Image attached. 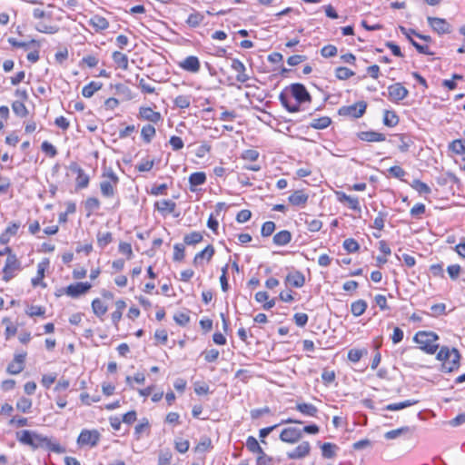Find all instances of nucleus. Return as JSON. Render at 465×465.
<instances>
[{"label": "nucleus", "instance_id": "nucleus-1", "mask_svg": "<svg viewBox=\"0 0 465 465\" xmlns=\"http://www.w3.org/2000/svg\"><path fill=\"white\" fill-rule=\"evenodd\" d=\"M436 358L442 362L443 371L451 372L460 367V354L455 348L441 347Z\"/></svg>", "mask_w": 465, "mask_h": 465}, {"label": "nucleus", "instance_id": "nucleus-2", "mask_svg": "<svg viewBox=\"0 0 465 465\" xmlns=\"http://www.w3.org/2000/svg\"><path fill=\"white\" fill-rule=\"evenodd\" d=\"M413 340L419 344L420 349L428 354H434L439 348V336L433 331H418Z\"/></svg>", "mask_w": 465, "mask_h": 465}, {"label": "nucleus", "instance_id": "nucleus-3", "mask_svg": "<svg viewBox=\"0 0 465 465\" xmlns=\"http://www.w3.org/2000/svg\"><path fill=\"white\" fill-rule=\"evenodd\" d=\"M32 442L34 443L31 445L33 450L43 448L55 453H63L64 451V448L59 443L53 442L48 437L35 431H34Z\"/></svg>", "mask_w": 465, "mask_h": 465}, {"label": "nucleus", "instance_id": "nucleus-4", "mask_svg": "<svg viewBox=\"0 0 465 465\" xmlns=\"http://www.w3.org/2000/svg\"><path fill=\"white\" fill-rule=\"evenodd\" d=\"M22 270L21 262L14 253L7 255L5 264L3 269V280L9 282Z\"/></svg>", "mask_w": 465, "mask_h": 465}, {"label": "nucleus", "instance_id": "nucleus-5", "mask_svg": "<svg viewBox=\"0 0 465 465\" xmlns=\"http://www.w3.org/2000/svg\"><path fill=\"white\" fill-rule=\"evenodd\" d=\"M366 108L367 104L364 101H361L351 105L341 107L338 113L341 116L360 118L364 114Z\"/></svg>", "mask_w": 465, "mask_h": 465}, {"label": "nucleus", "instance_id": "nucleus-6", "mask_svg": "<svg viewBox=\"0 0 465 465\" xmlns=\"http://www.w3.org/2000/svg\"><path fill=\"white\" fill-rule=\"evenodd\" d=\"M100 433L97 430H83L77 439L80 446L95 447L100 440Z\"/></svg>", "mask_w": 465, "mask_h": 465}, {"label": "nucleus", "instance_id": "nucleus-7", "mask_svg": "<svg viewBox=\"0 0 465 465\" xmlns=\"http://www.w3.org/2000/svg\"><path fill=\"white\" fill-rule=\"evenodd\" d=\"M427 21L432 30L439 35L450 34L451 32V25L443 18L428 16Z\"/></svg>", "mask_w": 465, "mask_h": 465}, {"label": "nucleus", "instance_id": "nucleus-8", "mask_svg": "<svg viewBox=\"0 0 465 465\" xmlns=\"http://www.w3.org/2000/svg\"><path fill=\"white\" fill-rule=\"evenodd\" d=\"M409 94V91L401 83H396L388 87V96L391 101L399 103L405 99Z\"/></svg>", "mask_w": 465, "mask_h": 465}, {"label": "nucleus", "instance_id": "nucleus-9", "mask_svg": "<svg viewBox=\"0 0 465 465\" xmlns=\"http://www.w3.org/2000/svg\"><path fill=\"white\" fill-rule=\"evenodd\" d=\"M302 437V430L293 427L283 429L280 434V440L287 443H295L299 441Z\"/></svg>", "mask_w": 465, "mask_h": 465}, {"label": "nucleus", "instance_id": "nucleus-10", "mask_svg": "<svg viewBox=\"0 0 465 465\" xmlns=\"http://www.w3.org/2000/svg\"><path fill=\"white\" fill-rule=\"evenodd\" d=\"M290 90L292 96H293L298 103H304L311 100L310 94L302 84H292Z\"/></svg>", "mask_w": 465, "mask_h": 465}, {"label": "nucleus", "instance_id": "nucleus-11", "mask_svg": "<svg viewBox=\"0 0 465 465\" xmlns=\"http://www.w3.org/2000/svg\"><path fill=\"white\" fill-rule=\"evenodd\" d=\"M91 287L92 285L89 282H77L67 286L64 292L70 297L76 298L81 294L87 292Z\"/></svg>", "mask_w": 465, "mask_h": 465}, {"label": "nucleus", "instance_id": "nucleus-12", "mask_svg": "<svg viewBox=\"0 0 465 465\" xmlns=\"http://www.w3.org/2000/svg\"><path fill=\"white\" fill-rule=\"evenodd\" d=\"M25 352L15 354L14 361L8 364L6 371L13 375L20 373L25 368Z\"/></svg>", "mask_w": 465, "mask_h": 465}, {"label": "nucleus", "instance_id": "nucleus-13", "mask_svg": "<svg viewBox=\"0 0 465 465\" xmlns=\"http://www.w3.org/2000/svg\"><path fill=\"white\" fill-rule=\"evenodd\" d=\"M138 117L153 124H157L162 120L161 114L153 111L151 107H140Z\"/></svg>", "mask_w": 465, "mask_h": 465}, {"label": "nucleus", "instance_id": "nucleus-14", "mask_svg": "<svg viewBox=\"0 0 465 465\" xmlns=\"http://www.w3.org/2000/svg\"><path fill=\"white\" fill-rule=\"evenodd\" d=\"M310 443L308 441H302L293 450L287 452V457L291 460L302 459L310 453Z\"/></svg>", "mask_w": 465, "mask_h": 465}, {"label": "nucleus", "instance_id": "nucleus-15", "mask_svg": "<svg viewBox=\"0 0 465 465\" xmlns=\"http://www.w3.org/2000/svg\"><path fill=\"white\" fill-rule=\"evenodd\" d=\"M71 171L77 173L76 177V186L78 188H86L89 184V175L84 173V171L76 163H72L70 166Z\"/></svg>", "mask_w": 465, "mask_h": 465}, {"label": "nucleus", "instance_id": "nucleus-16", "mask_svg": "<svg viewBox=\"0 0 465 465\" xmlns=\"http://www.w3.org/2000/svg\"><path fill=\"white\" fill-rule=\"evenodd\" d=\"M232 69L237 73L236 80L240 83H245L249 80V75L245 73L246 67L243 64L242 62H241L239 59H232Z\"/></svg>", "mask_w": 465, "mask_h": 465}, {"label": "nucleus", "instance_id": "nucleus-17", "mask_svg": "<svg viewBox=\"0 0 465 465\" xmlns=\"http://www.w3.org/2000/svg\"><path fill=\"white\" fill-rule=\"evenodd\" d=\"M180 66L185 71L198 73L200 70V62L196 56L190 55L180 63Z\"/></svg>", "mask_w": 465, "mask_h": 465}, {"label": "nucleus", "instance_id": "nucleus-18", "mask_svg": "<svg viewBox=\"0 0 465 465\" xmlns=\"http://www.w3.org/2000/svg\"><path fill=\"white\" fill-rule=\"evenodd\" d=\"M286 282L292 287L301 288L305 283V277L301 272L295 271L286 276Z\"/></svg>", "mask_w": 465, "mask_h": 465}, {"label": "nucleus", "instance_id": "nucleus-19", "mask_svg": "<svg viewBox=\"0 0 465 465\" xmlns=\"http://www.w3.org/2000/svg\"><path fill=\"white\" fill-rule=\"evenodd\" d=\"M358 137L365 142H383L386 139L383 134L374 131L361 132Z\"/></svg>", "mask_w": 465, "mask_h": 465}, {"label": "nucleus", "instance_id": "nucleus-20", "mask_svg": "<svg viewBox=\"0 0 465 465\" xmlns=\"http://www.w3.org/2000/svg\"><path fill=\"white\" fill-rule=\"evenodd\" d=\"M155 209L163 214L172 213L174 212L176 203L172 200L157 201L154 204Z\"/></svg>", "mask_w": 465, "mask_h": 465}, {"label": "nucleus", "instance_id": "nucleus-21", "mask_svg": "<svg viewBox=\"0 0 465 465\" xmlns=\"http://www.w3.org/2000/svg\"><path fill=\"white\" fill-rule=\"evenodd\" d=\"M214 254V248L213 245L209 244L205 247L202 252H198L194 259L193 263L194 265H199L202 263L203 259H206L207 261H210L212 257Z\"/></svg>", "mask_w": 465, "mask_h": 465}, {"label": "nucleus", "instance_id": "nucleus-22", "mask_svg": "<svg viewBox=\"0 0 465 465\" xmlns=\"http://www.w3.org/2000/svg\"><path fill=\"white\" fill-rule=\"evenodd\" d=\"M295 409L304 416L316 417L318 409L312 403H297Z\"/></svg>", "mask_w": 465, "mask_h": 465}, {"label": "nucleus", "instance_id": "nucleus-23", "mask_svg": "<svg viewBox=\"0 0 465 465\" xmlns=\"http://www.w3.org/2000/svg\"><path fill=\"white\" fill-rule=\"evenodd\" d=\"M308 201V195L302 190L295 191L289 196V202L293 205H303Z\"/></svg>", "mask_w": 465, "mask_h": 465}, {"label": "nucleus", "instance_id": "nucleus-24", "mask_svg": "<svg viewBox=\"0 0 465 465\" xmlns=\"http://www.w3.org/2000/svg\"><path fill=\"white\" fill-rule=\"evenodd\" d=\"M292 240V233L287 230H282L273 236V243L279 246L288 244Z\"/></svg>", "mask_w": 465, "mask_h": 465}, {"label": "nucleus", "instance_id": "nucleus-25", "mask_svg": "<svg viewBox=\"0 0 465 465\" xmlns=\"http://www.w3.org/2000/svg\"><path fill=\"white\" fill-rule=\"evenodd\" d=\"M112 58L117 67L127 70L128 69V56L119 51H114L112 54Z\"/></svg>", "mask_w": 465, "mask_h": 465}, {"label": "nucleus", "instance_id": "nucleus-26", "mask_svg": "<svg viewBox=\"0 0 465 465\" xmlns=\"http://www.w3.org/2000/svg\"><path fill=\"white\" fill-rule=\"evenodd\" d=\"M117 185V183H114L113 182L103 180L100 183V190L103 194V196L106 198H111L114 195V188Z\"/></svg>", "mask_w": 465, "mask_h": 465}, {"label": "nucleus", "instance_id": "nucleus-27", "mask_svg": "<svg viewBox=\"0 0 465 465\" xmlns=\"http://www.w3.org/2000/svg\"><path fill=\"white\" fill-rule=\"evenodd\" d=\"M203 19H204L203 14H202L198 11H193L192 14L189 15L185 23L189 27L195 28L203 23Z\"/></svg>", "mask_w": 465, "mask_h": 465}, {"label": "nucleus", "instance_id": "nucleus-28", "mask_svg": "<svg viewBox=\"0 0 465 465\" xmlns=\"http://www.w3.org/2000/svg\"><path fill=\"white\" fill-rule=\"evenodd\" d=\"M89 24L96 30V31H102L105 30L109 26L108 21L101 16V15H94L89 20Z\"/></svg>", "mask_w": 465, "mask_h": 465}, {"label": "nucleus", "instance_id": "nucleus-29", "mask_svg": "<svg viewBox=\"0 0 465 465\" xmlns=\"http://www.w3.org/2000/svg\"><path fill=\"white\" fill-rule=\"evenodd\" d=\"M338 194L340 195L339 200L341 202H346L351 210L361 211L359 199L357 197L347 195L344 193H339Z\"/></svg>", "mask_w": 465, "mask_h": 465}, {"label": "nucleus", "instance_id": "nucleus-30", "mask_svg": "<svg viewBox=\"0 0 465 465\" xmlns=\"http://www.w3.org/2000/svg\"><path fill=\"white\" fill-rule=\"evenodd\" d=\"M102 86V83L92 81L91 83L83 87L82 94L86 98H90L94 95V94L96 91L100 90Z\"/></svg>", "mask_w": 465, "mask_h": 465}, {"label": "nucleus", "instance_id": "nucleus-31", "mask_svg": "<svg viewBox=\"0 0 465 465\" xmlns=\"http://www.w3.org/2000/svg\"><path fill=\"white\" fill-rule=\"evenodd\" d=\"M33 434H34L33 430H23L17 431L15 436H16L17 440L21 444L27 445V446L31 447V445L34 444L32 442Z\"/></svg>", "mask_w": 465, "mask_h": 465}, {"label": "nucleus", "instance_id": "nucleus-32", "mask_svg": "<svg viewBox=\"0 0 465 465\" xmlns=\"http://www.w3.org/2000/svg\"><path fill=\"white\" fill-rule=\"evenodd\" d=\"M206 181V175L203 172L193 173L189 177V183L191 185V190L194 191L193 187L202 185Z\"/></svg>", "mask_w": 465, "mask_h": 465}, {"label": "nucleus", "instance_id": "nucleus-33", "mask_svg": "<svg viewBox=\"0 0 465 465\" xmlns=\"http://www.w3.org/2000/svg\"><path fill=\"white\" fill-rule=\"evenodd\" d=\"M418 402H419L418 400H407V401H401V402H398V403L388 404V405L385 406L384 409L387 410V411H400V410H402L404 408L415 405Z\"/></svg>", "mask_w": 465, "mask_h": 465}, {"label": "nucleus", "instance_id": "nucleus-34", "mask_svg": "<svg viewBox=\"0 0 465 465\" xmlns=\"http://www.w3.org/2000/svg\"><path fill=\"white\" fill-rule=\"evenodd\" d=\"M322 455L326 459H332L336 455V451L338 450V446L331 443L325 442L322 445Z\"/></svg>", "mask_w": 465, "mask_h": 465}, {"label": "nucleus", "instance_id": "nucleus-35", "mask_svg": "<svg viewBox=\"0 0 465 465\" xmlns=\"http://www.w3.org/2000/svg\"><path fill=\"white\" fill-rule=\"evenodd\" d=\"M331 124V120L330 117L322 116L320 118L313 119L311 122L310 126L313 129L322 130V129L327 128Z\"/></svg>", "mask_w": 465, "mask_h": 465}, {"label": "nucleus", "instance_id": "nucleus-36", "mask_svg": "<svg viewBox=\"0 0 465 465\" xmlns=\"http://www.w3.org/2000/svg\"><path fill=\"white\" fill-rule=\"evenodd\" d=\"M92 310L97 317L101 318L106 313L107 306L97 298L92 302Z\"/></svg>", "mask_w": 465, "mask_h": 465}, {"label": "nucleus", "instance_id": "nucleus-37", "mask_svg": "<svg viewBox=\"0 0 465 465\" xmlns=\"http://www.w3.org/2000/svg\"><path fill=\"white\" fill-rule=\"evenodd\" d=\"M155 134L156 130L152 124H146L143 126L141 130V136L147 143H151L152 139L155 136Z\"/></svg>", "mask_w": 465, "mask_h": 465}, {"label": "nucleus", "instance_id": "nucleus-38", "mask_svg": "<svg viewBox=\"0 0 465 465\" xmlns=\"http://www.w3.org/2000/svg\"><path fill=\"white\" fill-rule=\"evenodd\" d=\"M412 430H413L411 428H410L408 426H405V427H401V428H399V429H396V430H392L387 431L384 434V437L387 440H394V439L400 437L402 434L412 432Z\"/></svg>", "mask_w": 465, "mask_h": 465}, {"label": "nucleus", "instance_id": "nucleus-39", "mask_svg": "<svg viewBox=\"0 0 465 465\" xmlns=\"http://www.w3.org/2000/svg\"><path fill=\"white\" fill-rule=\"evenodd\" d=\"M366 308H367L366 302L363 300H358L351 303V311L354 316L358 317L364 313Z\"/></svg>", "mask_w": 465, "mask_h": 465}, {"label": "nucleus", "instance_id": "nucleus-40", "mask_svg": "<svg viewBox=\"0 0 465 465\" xmlns=\"http://www.w3.org/2000/svg\"><path fill=\"white\" fill-rule=\"evenodd\" d=\"M399 123V118L393 111L386 110L383 114V124L389 127H393Z\"/></svg>", "mask_w": 465, "mask_h": 465}, {"label": "nucleus", "instance_id": "nucleus-41", "mask_svg": "<svg viewBox=\"0 0 465 465\" xmlns=\"http://www.w3.org/2000/svg\"><path fill=\"white\" fill-rule=\"evenodd\" d=\"M246 448L252 453H262L263 450L261 448L259 442L253 436H249L246 440Z\"/></svg>", "mask_w": 465, "mask_h": 465}, {"label": "nucleus", "instance_id": "nucleus-42", "mask_svg": "<svg viewBox=\"0 0 465 465\" xmlns=\"http://www.w3.org/2000/svg\"><path fill=\"white\" fill-rule=\"evenodd\" d=\"M32 401L25 397H21L16 402V409L23 413H28L32 408Z\"/></svg>", "mask_w": 465, "mask_h": 465}, {"label": "nucleus", "instance_id": "nucleus-43", "mask_svg": "<svg viewBox=\"0 0 465 465\" xmlns=\"http://www.w3.org/2000/svg\"><path fill=\"white\" fill-rule=\"evenodd\" d=\"M366 349H351L348 351V359L352 362H358L363 355H367Z\"/></svg>", "mask_w": 465, "mask_h": 465}, {"label": "nucleus", "instance_id": "nucleus-44", "mask_svg": "<svg viewBox=\"0 0 465 465\" xmlns=\"http://www.w3.org/2000/svg\"><path fill=\"white\" fill-rule=\"evenodd\" d=\"M202 240H203V235L199 232H193L191 233H188L183 238V242L187 245L196 244V243L202 242Z\"/></svg>", "mask_w": 465, "mask_h": 465}, {"label": "nucleus", "instance_id": "nucleus-45", "mask_svg": "<svg viewBox=\"0 0 465 465\" xmlns=\"http://www.w3.org/2000/svg\"><path fill=\"white\" fill-rule=\"evenodd\" d=\"M84 208L89 212L88 216L100 208V201L96 197H89L84 202Z\"/></svg>", "mask_w": 465, "mask_h": 465}, {"label": "nucleus", "instance_id": "nucleus-46", "mask_svg": "<svg viewBox=\"0 0 465 465\" xmlns=\"http://www.w3.org/2000/svg\"><path fill=\"white\" fill-rule=\"evenodd\" d=\"M12 109L14 113L20 117H25L28 114L27 108L25 107V104L20 101H15L12 104Z\"/></svg>", "mask_w": 465, "mask_h": 465}, {"label": "nucleus", "instance_id": "nucleus-47", "mask_svg": "<svg viewBox=\"0 0 465 465\" xmlns=\"http://www.w3.org/2000/svg\"><path fill=\"white\" fill-rule=\"evenodd\" d=\"M354 75V72L343 66H340L335 70V76L340 80H347Z\"/></svg>", "mask_w": 465, "mask_h": 465}, {"label": "nucleus", "instance_id": "nucleus-48", "mask_svg": "<svg viewBox=\"0 0 465 465\" xmlns=\"http://www.w3.org/2000/svg\"><path fill=\"white\" fill-rule=\"evenodd\" d=\"M35 29L40 33L50 34V35L55 34L58 32V27L56 25H46L43 22L38 23L35 25Z\"/></svg>", "mask_w": 465, "mask_h": 465}, {"label": "nucleus", "instance_id": "nucleus-49", "mask_svg": "<svg viewBox=\"0 0 465 465\" xmlns=\"http://www.w3.org/2000/svg\"><path fill=\"white\" fill-rule=\"evenodd\" d=\"M411 186L413 189H415L419 193L429 194L431 192L430 188L425 183H423L418 179L413 180Z\"/></svg>", "mask_w": 465, "mask_h": 465}, {"label": "nucleus", "instance_id": "nucleus-50", "mask_svg": "<svg viewBox=\"0 0 465 465\" xmlns=\"http://www.w3.org/2000/svg\"><path fill=\"white\" fill-rule=\"evenodd\" d=\"M113 240L112 233L110 232H98L97 243L101 248H104Z\"/></svg>", "mask_w": 465, "mask_h": 465}, {"label": "nucleus", "instance_id": "nucleus-51", "mask_svg": "<svg viewBox=\"0 0 465 465\" xmlns=\"http://www.w3.org/2000/svg\"><path fill=\"white\" fill-rule=\"evenodd\" d=\"M173 454L170 450H161L158 455L157 465H169L171 463Z\"/></svg>", "mask_w": 465, "mask_h": 465}, {"label": "nucleus", "instance_id": "nucleus-52", "mask_svg": "<svg viewBox=\"0 0 465 465\" xmlns=\"http://www.w3.org/2000/svg\"><path fill=\"white\" fill-rule=\"evenodd\" d=\"M450 149L457 154L465 153V141L462 140H454L450 144Z\"/></svg>", "mask_w": 465, "mask_h": 465}, {"label": "nucleus", "instance_id": "nucleus-53", "mask_svg": "<svg viewBox=\"0 0 465 465\" xmlns=\"http://www.w3.org/2000/svg\"><path fill=\"white\" fill-rule=\"evenodd\" d=\"M343 248L348 252H355L360 249V245L354 239L348 238L343 242Z\"/></svg>", "mask_w": 465, "mask_h": 465}, {"label": "nucleus", "instance_id": "nucleus-54", "mask_svg": "<svg viewBox=\"0 0 465 465\" xmlns=\"http://www.w3.org/2000/svg\"><path fill=\"white\" fill-rule=\"evenodd\" d=\"M305 223L307 224L308 230L312 232H319L322 227V221L318 219H307Z\"/></svg>", "mask_w": 465, "mask_h": 465}, {"label": "nucleus", "instance_id": "nucleus-55", "mask_svg": "<svg viewBox=\"0 0 465 465\" xmlns=\"http://www.w3.org/2000/svg\"><path fill=\"white\" fill-rule=\"evenodd\" d=\"M191 99L187 95H179L174 99V104L181 109H185L190 106Z\"/></svg>", "mask_w": 465, "mask_h": 465}, {"label": "nucleus", "instance_id": "nucleus-56", "mask_svg": "<svg viewBox=\"0 0 465 465\" xmlns=\"http://www.w3.org/2000/svg\"><path fill=\"white\" fill-rule=\"evenodd\" d=\"M8 424L10 426H15L17 428L29 426L28 419L25 418V417H19V416H15L12 419H10V420L8 421Z\"/></svg>", "mask_w": 465, "mask_h": 465}, {"label": "nucleus", "instance_id": "nucleus-57", "mask_svg": "<svg viewBox=\"0 0 465 465\" xmlns=\"http://www.w3.org/2000/svg\"><path fill=\"white\" fill-rule=\"evenodd\" d=\"M212 448V441L208 437H204L201 440V441L196 445L195 451L197 452H204Z\"/></svg>", "mask_w": 465, "mask_h": 465}, {"label": "nucleus", "instance_id": "nucleus-58", "mask_svg": "<svg viewBox=\"0 0 465 465\" xmlns=\"http://www.w3.org/2000/svg\"><path fill=\"white\" fill-rule=\"evenodd\" d=\"M275 230V223L273 222H265L261 230V233L263 237H268L272 234Z\"/></svg>", "mask_w": 465, "mask_h": 465}, {"label": "nucleus", "instance_id": "nucleus-59", "mask_svg": "<svg viewBox=\"0 0 465 465\" xmlns=\"http://www.w3.org/2000/svg\"><path fill=\"white\" fill-rule=\"evenodd\" d=\"M321 54L325 58L333 57L337 54V48L332 45H328L321 49Z\"/></svg>", "mask_w": 465, "mask_h": 465}, {"label": "nucleus", "instance_id": "nucleus-60", "mask_svg": "<svg viewBox=\"0 0 465 465\" xmlns=\"http://www.w3.org/2000/svg\"><path fill=\"white\" fill-rule=\"evenodd\" d=\"M259 152L257 150H254V149H248V150H245L242 153V158L243 160H247V161H251V162H255L258 158H259Z\"/></svg>", "mask_w": 465, "mask_h": 465}, {"label": "nucleus", "instance_id": "nucleus-61", "mask_svg": "<svg viewBox=\"0 0 465 465\" xmlns=\"http://www.w3.org/2000/svg\"><path fill=\"white\" fill-rule=\"evenodd\" d=\"M184 258V246L181 243H176L173 246V260L182 261Z\"/></svg>", "mask_w": 465, "mask_h": 465}, {"label": "nucleus", "instance_id": "nucleus-62", "mask_svg": "<svg viewBox=\"0 0 465 465\" xmlns=\"http://www.w3.org/2000/svg\"><path fill=\"white\" fill-rule=\"evenodd\" d=\"M203 354L204 356V360L207 362H213L218 359L220 352L216 349H211L209 351H203Z\"/></svg>", "mask_w": 465, "mask_h": 465}, {"label": "nucleus", "instance_id": "nucleus-63", "mask_svg": "<svg viewBox=\"0 0 465 465\" xmlns=\"http://www.w3.org/2000/svg\"><path fill=\"white\" fill-rule=\"evenodd\" d=\"M173 320L177 324L185 326L190 322V317L184 312H177L173 315Z\"/></svg>", "mask_w": 465, "mask_h": 465}, {"label": "nucleus", "instance_id": "nucleus-64", "mask_svg": "<svg viewBox=\"0 0 465 465\" xmlns=\"http://www.w3.org/2000/svg\"><path fill=\"white\" fill-rule=\"evenodd\" d=\"M426 207L423 203H417L411 209V215L420 218L425 213Z\"/></svg>", "mask_w": 465, "mask_h": 465}]
</instances>
